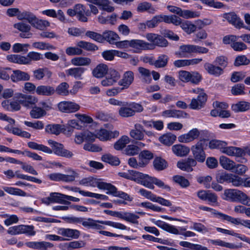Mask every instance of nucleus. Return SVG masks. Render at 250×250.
Wrapping results in <instances>:
<instances>
[{
    "label": "nucleus",
    "mask_w": 250,
    "mask_h": 250,
    "mask_svg": "<svg viewBox=\"0 0 250 250\" xmlns=\"http://www.w3.org/2000/svg\"><path fill=\"white\" fill-rule=\"evenodd\" d=\"M130 178V180L141 184L151 189L154 188L153 184L160 188L167 189L168 191H170L171 189L170 187L166 185L162 180L137 171L131 170Z\"/></svg>",
    "instance_id": "1"
},
{
    "label": "nucleus",
    "mask_w": 250,
    "mask_h": 250,
    "mask_svg": "<svg viewBox=\"0 0 250 250\" xmlns=\"http://www.w3.org/2000/svg\"><path fill=\"white\" fill-rule=\"evenodd\" d=\"M216 179L218 183H224L227 182L231 183L234 187H239L243 183L242 178L231 173L221 172L218 173L216 176Z\"/></svg>",
    "instance_id": "2"
},
{
    "label": "nucleus",
    "mask_w": 250,
    "mask_h": 250,
    "mask_svg": "<svg viewBox=\"0 0 250 250\" xmlns=\"http://www.w3.org/2000/svg\"><path fill=\"white\" fill-rule=\"evenodd\" d=\"M68 174H64L61 173H53L48 175L49 178L54 181H62L70 183L74 181L75 179L79 177V174L72 169L68 170Z\"/></svg>",
    "instance_id": "3"
},
{
    "label": "nucleus",
    "mask_w": 250,
    "mask_h": 250,
    "mask_svg": "<svg viewBox=\"0 0 250 250\" xmlns=\"http://www.w3.org/2000/svg\"><path fill=\"white\" fill-rule=\"evenodd\" d=\"M204 141L200 140L195 145L191 147V150L196 161L203 163L205 161L206 157L204 151Z\"/></svg>",
    "instance_id": "4"
},
{
    "label": "nucleus",
    "mask_w": 250,
    "mask_h": 250,
    "mask_svg": "<svg viewBox=\"0 0 250 250\" xmlns=\"http://www.w3.org/2000/svg\"><path fill=\"white\" fill-rule=\"evenodd\" d=\"M120 73L114 69L108 70L105 77L101 81V84L104 86H110L114 85L120 79Z\"/></svg>",
    "instance_id": "5"
},
{
    "label": "nucleus",
    "mask_w": 250,
    "mask_h": 250,
    "mask_svg": "<svg viewBox=\"0 0 250 250\" xmlns=\"http://www.w3.org/2000/svg\"><path fill=\"white\" fill-rule=\"evenodd\" d=\"M167 8L170 12L176 14L185 19L197 18L200 16V13L198 12L182 10L181 8L174 6L168 5L167 6Z\"/></svg>",
    "instance_id": "6"
},
{
    "label": "nucleus",
    "mask_w": 250,
    "mask_h": 250,
    "mask_svg": "<svg viewBox=\"0 0 250 250\" xmlns=\"http://www.w3.org/2000/svg\"><path fill=\"white\" fill-rule=\"evenodd\" d=\"M7 233L12 235L26 233L27 235L33 236L35 234L34 227L27 225H19L10 227L7 230Z\"/></svg>",
    "instance_id": "7"
},
{
    "label": "nucleus",
    "mask_w": 250,
    "mask_h": 250,
    "mask_svg": "<svg viewBox=\"0 0 250 250\" xmlns=\"http://www.w3.org/2000/svg\"><path fill=\"white\" fill-rule=\"evenodd\" d=\"M207 98V95L205 92H201L197 98H193L191 100L189 107L194 110L201 109L205 105Z\"/></svg>",
    "instance_id": "8"
},
{
    "label": "nucleus",
    "mask_w": 250,
    "mask_h": 250,
    "mask_svg": "<svg viewBox=\"0 0 250 250\" xmlns=\"http://www.w3.org/2000/svg\"><path fill=\"white\" fill-rule=\"evenodd\" d=\"M243 194V192L237 189H227L224 191V199L240 203Z\"/></svg>",
    "instance_id": "9"
},
{
    "label": "nucleus",
    "mask_w": 250,
    "mask_h": 250,
    "mask_svg": "<svg viewBox=\"0 0 250 250\" xmlns=\"http://www.w3.org/2000/svg\"><path fill=\"white\" fill-rule=\"evenodd\" d=\"M16 98L21 104L27 107L32 106L38 102L37 98L35 96L21 93H18Z\"/></svg>",
    "instance_id": "10"
},
{
    "label": "nucleus",
    "mask_w": 250,
    "mask_h": 250,
    "mask_svg": "<svg viewBox=\"0 0 250 250\" xmlns=\"http://www.w3.org/2000/svg\"><path fill=\"white\" fill-rule=\"evenodd\" d=\"M200 135V132L197 128H193L188 133L179 136L178 141L183 143H188L197 139Z\"/></svg>",
    "instance_id": "11"
},
{
    "label": "nucleus",
    "mask_w": 250,
    "mask_h": 250,
    "mask_svg": "<svg viewBox=\"0 0 250 250\" xmlns=\"http://www.w3.org/2000/svg\"><path fill=\"white\" fill-rule=\"evenodd\" d=\"M134 80V73L131 71L125 72L123 76L122 79L119 80L118 84L122 86L121 90L128 88L133 83Z\"/></svg>",
    "instance_id": "12"
},
{
    "label": "nucleus",
    "mask_w": 250,
    "mask_h": 250,
    "mask_svg": "<svg viewBox=\"0 0 250 250\" xmlns=\"http://www.w3.org/2000/svg\"><path fill=\"white\" fill-rule=\"evenodd\" d=\"M80 105L72 102H61L58 104L59 110L66 113L75 112L80 109Z\"/></svg>",
    "instance_id": "13"
},
{
    "label": "nucleus",
    "mask_w": 250,
    "mask_h": 250,
    "mask_svg": "<svg viewBox=\"0 0 250 250\" xmlns=\"http://www.w3.org/2000/svg\"><path fill=\"white\" fill-rule=\"evenodd\" d=\"M223 18L236 28L242 27L244 25L243 21L234 12L225 13Z\"/></svg>",
    "instance_id": "14"
},
{
    "label": "nucleus",
    "mask_w": 250,
    "mask_h": 250,
    "mask_svg": "<svg viewBox=\"0 0 250 250\" xmlns=\"http://www.w3.org/2000/svg\"><path fill=\"white\" fill-rule=\"evenodd\" d=\"M197 165L196 160L191 158H188L187 159L177 162V166L182 170L187 172H191L193 170L192 167Z\"/></svg>",
    "instance_id": "15"
},
{
    "label": "nucleus",
    "mask_w": 250,
    "mask_h": 250,
    "mask_svg": "<svg viewBox=\"0 0 250 250\" xmlns=\"http://www.w3.org/2000/svg\"><path fill=\"white\" fill-rule=\"evenodd\" d=\"M66 195L59 192H51L47 199L52 203L69 205L71 204V203L66 200Z\"/></svg>",
    "instance_id": "16"
},
{
    "label": "nucleus",
    "mask_w": 250,
    "mask_h": 250,
    "mask_svg": "<svg viewBox=\"0 0 250 250\" xmlns=\"http://www.w3.org/2000/svg\"><path fill=\"white\" fill-rule=\"evenodd\" d=\"M86 70V68L82 67L71 68L65 70V73L67 76H71L76 80H81L83 79V74Z\"/></svg>",
    "instance_id": "17"
},
{
    "label": "nucleus",
    "mask_w": 250,
    "mask_h": 250,
    "mask_svg": "<svg viewBox=\"0 0 250 250\" xmlns=\"http://www.w3.org/2000/svg\"><path fill=\"white\" fill-rule=\"evenodd\" d=\"M10 78L13 82L27 81L29 80L30 75L27 72L15 70L13 71V74L11 75Z\"/></svg>",
    "instance_id": "18"
},
{
    "label": "nucleus",
    "mask_w": 250,
    "mask_h": 250,
    "mask_svg": "<svg viewBox=\"0 0 250 250\" xmlns=\"http://www.w3.org/2000/svg\"><path fill=\"white\" fill-rule=\"evenodd\" d=\"M118 131L110 132L105 129H101L97 133L96 137L100 140L105 141L108 140L112 138H115L119 135Z\"/></svg>",
    "instance_id": "19"
},
{
    "label": "nucleus",
    "mask_w": 250,
    "mask_h": 250,
    "mask_svg": "<svg viewBox=\"0 0 250 250\" xmlns=\"http://www.w3.org/2000/svg\"><path fill=\"white\" fill-rule=\"evenodd\" d=\"M107 194H112L116 197H120L124 200L131 201L132 198L126 193L123 191H118L117 188L112 184H110L108 191L106 192Z\"/></svg>",
    "instance_id": "20"
},
{
    "label": "nucleus",
    "mask_w": 250,
    "mask_h": 250,
    "mask_svg": "<svg viewBox=\"0 0 250 250\" xmlns=\"http://www.w3.org/2000/svg\"><path fill=\"white\" fill-rule=\"evenodd\" d=\"M108 70V68L106 64L100 63L93 69L92 74L94 77L101 79L105 76Z\"/></svg>",
    "instance_id": "21"
},
{
    "label": "nucleus",
    "mask_w": 250,
    "mask_h": 250,
    "mask_svg": "<svg viewBox=\"0 0 250 250\" xmlns=\"http://www.w3.org/2000/svg\"><path fill=\"white\" fill-rule=\"evenodd\" d=\"M204 68L208 74L215 77H219L224 73L223 68L208 62L205 63Z\"/></svg>",
    "instance_id": "22"
},
{
    "label": "nucleus",
    "mask_w": 250,
    "mask_h": 250,
    "mask_svg": "<svg viewBox=\"0 0 250 250\" xmlns=\"http://www.w3.org/2000/svg\"><path fill=\"white\" fill-rule=\"evenodd\" d=\"M58 233L63 236L75 239H78L81 234L80 231L77 229L65 228L60 229Z\"/></svg>",
    "instance_id": "23"
},
{
    "label": "nucleus",
    "mask_w": 250,
    "mask_h": 250,
    "mask_svg": "<svg viewBox=\"0 0 250 250\" xmlns=\"http://www.w3.org/2000/svg\"><path fill=\"white\" fill-rule=\"evenodd\" d=\"M55 92V88L50 85H41L37 87L36 93L39 95L51 96Z\"/></svg>",
    "instance_id": "24"
},
{
    "label": "nucleus",
    "mask_w": 250,
    "mask_h": 250,
    "mask_svg": "<svg viewBox=\"0 0 250 250\" xmlns=\"http://www.w3.org/2000/svg\"><path fill=\"white\" fill-rule=\"evenodd\" d=\"M172 150L176 156L184 157L189 153L190 148L186 146L177 144L172 146Z\"/></svg>",
    "instance_id": "25"
},
{
    "label": "nucleus",
    "mask_w": 250,
    "mask_h": 250,
    "mask_svg": "<svg viewBox=\"0 0 250 250\" xmlns=\"http://www.w3.org/2000/svg\"><path fill=\"white\" fill-rule=\"evenodd\" d=\"M152 222L157 226L167 232L177 234L179 233L178 230L173 226L170 225L161 220L155 221V219H152Z\"/></svg>",
    "instance_id": "26"
},
{
    "label": "nucleus",
    "mask_w": 250,
    "mask_h": 250,
    "mask_svg": "<svg viewBox=\"0 0 250 250\" xmlns=\"http://www.w3.org/2000/svg\"><path fill=\"white\" fill-rule=\"evenodd\" d=\"M102 35L103 42L106 41L111 44H115L117 42V41L120 39L118 35L112 31H105L103 33Z\"/></svg>",
    "instance_id": "27"
},
{
    "label": "nucleus",
    "mask_w": 250,
    "mask_h": 250,
    "mask_svg": "<svg viewBox=\"0 0 250 250\" xmlns=\"http://www.w3.org/2000/svg\"><path fill=\"white\" fill-rule=\"evenodd\" d=\"M219 163L223 168L226 170H232L235 168V163L225 156L220 157Z\"/></svg>",
    "instance_id": "28"
},
{
    "label": "nucleus",
    "mask_w": 250,
    "mask_h": 250,
    "mask_svg": "<svg viewBox=\"0 0 250 250\" xmlns=\"http://www.w3.org/2000/svg\"><path fill=\"white\" fill-rule=\"evenodd\" d=\"M192 53V44H184L180 46L179 51L175 54L181 58L188 57Z\"/></svg>",
    "instance_id": "29"
},
{
    "label": "nucleus",
    "mask_w": 250,
    "mask_h": 250,
    "mask_svg": "<svg viewBox=\"0 0 250 250\" xmlns=\"http://www.w3.org/2000/svg\"><path fill=\"white\" fill-rule=\"evenodd\" d=\"M74 8L78 20L82 22H87V18L84 16L85 7L83 4H77L74 6Z\"/></svg>",
    "instance_id": "30"
},
{
    "label": "nucleus",
    "mask_w": 250,
    "mask_h": 250,
    "mask_svg": "<svg viewBox=\"0 0 250 250\" xmlns=\"http://www.w3.org/2000/svg\"><path fill=\"white\" fill-rule=\"evenodd\" d=\"M137 10L138 12H144L147 11L149 14H154L156 9L152 6V4L148 2H143L140 3L137 7Z\"/></svg>",
    "instance_id": "31"
},
{
    "label": "nucleus",
    "mask_w": 250,
    "mask_h": 250,
    "mask_svg": "<svg viewBox=\"0 0 250 250\" xmlns=\"http://www.w3.org/2000/svg\"><path fill=\"white\" fill-rule=\"evenodd\" d=\"M7 60L11 62L21 64H28L26 57L19 55H10L7 56Z\"/></svg>",
    "instance_id": "32"
},
{
    "label": "nucleus",
    "mask_w": 250,
    "mask_h": 250,
    "mask_svg": "<svg viewBox=\"0 0 250 250\" xmlns=\"http://www.w3.org/2000/svg\"><path fill=\"white\" fill-rule=\"evenodd\" d=\"M231 108L235 112L246 111L250 109V103L245 101L239 102L232 104Z\"/></svg>",
    "instance_id": "33"
},
{
    "label": "nucleus",
    "mask_w": 250,
    "mask_h": 250,
    "mask_svg": "<svg viewBox=\"0 0 250 250\" xmlns=\"http://www.w3.org/2000/svg\"><path fill=\"white\" fill-rule=\"evenodd\" d=\"M28 146L34 150H38L42 151L45 153L51 154L52 153V149L42 144H38L34 142H29L27 143Z\"/></svg>",
    "instance_id": "34"
},
{
    "label": "nucleus",
    "mask_w": 250,
    "mask_h": 250,
    "mask_svg": "<svg viewBox=\"0 0 250 250\" xmlns=\"http://www.w3.org/2000/svg\"><path fill=\"white\" fill-rule=\"evenodd\" d=\"M99 220H94L91 218H87L85 220H83L82 222V225L87 228H93L96 229H103L104 227L102 225L98 224L97 223H99Z\"/></svg>",
    "instance_id": "35"
},
{
    "label": "nucleus",
    "mask_w": 250,
    "mask_h": 250,
    "mask_svg": "<svg viewBox=\"0 0 250 250\" xmlns=\"http://www.w3.org/2000/svg\"><path fill=\"white\" fill-rule=\"evenodd\" d=\"M176 137L172 133L164 134L159 138V141L164 145L167 146H171L176 140Z\"/></svg>",
    "instance_id": "36"
},
{
    "label": "nucleus",
    "mask_w": 250,
    "mask_h": 250,
    "mask_svg": "<svg viewBox=\"0 0 250 250\" xmlns=\"http://www.w3.org/2000/svg\"><path fill=\"white\" fill-rule=\"evenodd\" d=\"M138 70L140 74L143 77V82L147 84L151 83L152 79L150 70L143 67H138Z\"/></svg>",
    "instance_id": "37"
},
{
    "label": "nucleus",
    "mask_w": 250,
    "mask_h": 250,
    "mask_svg": "<svg viewBox=\"0 0 250 250\" xmlns=\"http://www.w3.org/2000/svg\"><path fill=\"white\" fill-rule=\"evenodd\" d=\"M71 62L75 66H87L91 63V60L87 57H76L72 59Z\"/></svg>",
    "instance_id": "38"
},
{
    "label": "nucleus",
    "mask_w": 250,
    "mask_h": 250,
    "mask_svg": "<svg viewBox=\"0 0 250 250\" xmlns=\"http://www.w3.org/2000/svg\"><path fill=\"white\" fill-rule=\"evenodd\" d=\"M77 45L81 49L83 48L88 51H94L98 49V47L96 45L91 42L83 41L78 42Z\"/></svg>",
    "instance_id": "39"
},
{
    "label": "nucleus",
    "mask_w": 250,
    "mask_h": 250,
    "mask_svg": "<svg viewBox=\"0 0 250 250\" xmlns=\"http://www.w3.org/2000/svg\"><path fill=\"white\" fill-rule=\"evenodd\" d=\"M110 184L104 182H100L91 177L89 186L97 187L99 189L108 190Z\"/></svg>",
    "instance_id": "40"
},
{
    "label": "nucleus",
    "mask_w": 250,
    "mask_h": 250,
    "mask_svg": "<svg viewBox=\"0 0 250 250\" xmlns=\"http://www.w3.org/2000/svg\"><path fill=\"white\" fill-rule=\"evenodd\" d=\"M168 60L169 57L167 55L161 54L154 61V66L156 68L165 67L167 65Z\"/></svg>",
    "instance_id": "41"
},
{
    "label": "nucleus",
    "mask_w": 250,
    "mask_h": 250,
    "mask_svg": "<svg viewBox=\"0 0 250 250\" xmlns=\"http://www.w3.org/2000/svg\"><path fill=\"white\" fill-rule=\"evenodd\" d=\"M101 159L103 161L113 166H118L120 163V160L118 157L110 154H106L103 155Z\"/></svg>",
    "instance_id": "42"
},
{
    "label": "nucleus",
    "mask_w": 250,
    "mask_h": 250,
    "mask_svg": "<svg viewBox=\"0 0 250 250\" xmlns=\"http://www.w3.org/2000/svg\"><path fill=\"white\" fill-rule=\"evenodd\" d=\"M62 126L58 124L48 125L46 126L45 131L48 133L59 135L63 130Z\"/></svg>",
    "instance_id": "43"
},
{
    "label": "nucleus",
    "mask_w": 250,
    "mask_h": 250,
    "mask_svg": "<svg viewBox=\"0 0 250 250\" xmlns=\"http://www.w3.org/2000/svg\"><path fill=\"white\" fill-rule=\"evenodd\" d=\"M181 246L188 248V250H209L207 248L198 244H194L186 241H181L179 243Z\"/></svg>",
    "instance_id": "44"
},
{
    "label": "nucleus",
    "mask_w": 250,
    "mask_h": 250,
    "mask_svg": "<svg viewBox=\"0 0 250 250\" xmlns=\"http://www.w3.org/2000/svg\"><path fill=\"white\" fill-rule=\"evenodd\" d=\"M48 143L52 147V152L60 156L64 148L63 145L52 140H49Z\"/></svg>",
    "instance_id": "45"
},
{
    "label": "nucleus",
    "mask_w": 250,
    "mask_h": 250,
    "mask_svg": "<svg viewBox=\"0 0 250 250\" xmlns=\"http://www.w3.org/2000/svg\"><path fill=\"white\" fill-rule=\"evenodd\" d=\"M180 26L182 29L188 34L193 33L196 29V25L192 24L191 21H183Z\"/></svg>",
    "instance_id": "46"
},
{
    "label": "nucleus",
    "mask_w": 250,
    "mask_h": 250,
    "mask_svg": "<svg viewBox=\"0 0 250 250\" xmlns=\"http://www.w3.org/2000/svg\"><path fill=\"white\" fill-rule=\"evenodd\" d=\"M85 245V243L83 241H75L66 243L64 244V246L67 250H72L83 247Z\"/></svg>",
    "instance_id": "47"
},
{
    "label": "nucleus",
    "mask_w": 250,
    "mask_h": 250,
    "mask_svg": "<svg viewBox=\"0 0 250 250\" xmlns=\"http://www.w3.org/2000/svg\"><path fill=\"white\" fill-rule=\"evenodd\" d=\"M68 88L69 84L66 82H63L57 87L55 92L59 95L66 96L70 93Z\"/></svg>",
    "instance_id": "48"
},
{
    "label": "nucleus",
    "mask_w": 250,
    "mask_h": 250,
    "mask_svg": "<svg viewBox=\"0 0 250 250\" xmlns=\"http://www.w3.org/2000/svg\"><path fill=\"white\" fill-rule=\"evenodd\" d=\"M240 147L235 146H224L222 152L230 156H235V155H239L240 153Z\"/></svg>",
    "instance_id": "49"
},
{
    "label": "nucleus",
    "mask_w": 250,
    "mask_h": 250,
    "mask_svg": "<svg viewBox=\"0 0 250 250\" xmlns=\"http://www.w3.org/2000/svg\"><path fill=\"white\" fill-rule=\"evenodd\" d=\"M129 143V138L127 136H123L114 146L116 150H119L124 148L126 144Z\"/></svg>",
    "instance_id": "50"
},
{
    "label": "nucleus",
    "mask_w": 250,
    "mask_h": 250,
    "mask_svg": "<svg viewBox=\"0 0 250 250\" xmlns=\"http://www.w3.org/2000/svg\"><path fill=\"white\" fill-rule=\"evenodd\" d=\"M227 143L226 142L217 140H212L208 144V147L210 149H219L221 151L224 146H227Z\"/></svg>",
    "instance_id": "51"
},
{
    "label": "nucleus",
    "mask_w": 250,
    "mask_h": 250,
    "mask_svg": "<svg viewBox=\"0 0 250 250\" xmlns=\"http://www.w3.org/2000/svg\"><path fill=\"white\" fill-rule=\"evenodd\" d=\"M31 117L34 119H39L46 114V112L41 107L35 106L30 112Z\"/></svg>",
    "instance_id": "52"
},
{
    "label": "nucleus",
    "mask_w": 250,
    "mask_h": 250,
    "mask_svg": "<svg viewBox=\"0 0 250 250\" xmlns=\"http://www.w3.org/2000/svg\"><path fill=\"white\" fill-rule=\"evenodd\" d=\"M139 216L130 212H124L122 219L135 224H138L137 219Z\"/></svg>",
    "instance_id": "53"
},
{
    "label": "nucleus",
    "mask_w": 250,
    "mask_h": 250,
    "mask_svg": "<svg viewBox=\"0 0 250 250\" xmlns=\"http://www.w3.org/2000/svg\"><path fill=\"white\" fill-rule=\"evenodd\" d=\"M211 243L213 245H218V246H220L222 247H226V248H230V249H238V248H241V247H242V246L241 245H236L232 243L225 242L223 241L220 240H211Z\"/></svg>",
    "instance_id": "54"
},
{
    "label": "nucleus",
    "mask_w": 250,
    "mask_h": 250,
    "mask_svg": "<svg viewBox=\"0 0 250 250\" xmlns=\"http://www.w3.org/2000/svg\"><path fill=\"white\" fill-rule=\"evenodd\" d=\"M50 23L47 21L39 20L36 18L32 26L39 30H43L46 27L49 26Z\"/></svg>",
    "instance_id": "55"
},
{
    "label": "nucleus",
    "mask_w": 250,
    "mask_h": 250,
    "mask_svg": "<svg viewBox=\"0 0 250 250\" xmlns=\"http://www.w3.org/2000/svg\"><path fill=\"white\" fill-rule=\"evenodd\" d=\"M119 115L122 117L127 118L134 115V112L130 107L122 106L119 110Z\"/></svg>",
    "instance_id": "56"
},
{
    "label": "nucleus",
    "mask_w": 250,
    "mask_h": 250,
    "mask_svg": "<svg viewBox=\"0 0 250 250\" xmlns=\"http://www.w3.org/2000/svg\"><path fill=\"white\" fill-rule=\"evenodd\" d=\"M3 189L9 194L21 196H26V193L22 190L12 187H4Z\"/></svg>",
    "instance_id": "57"
},
{
    "label": "nucleus",
    "mask_w": 250,
    "mask_h": 250,
    "mask_svg": "<svg viewBox=\"0 0 250 250\" xmlns=\"http://www.w3.org/2000/svg\"><path fill=\"white\" fill-rule=\"evenodd\" d=\"M217 214L220 218L224 220H227L235 225H241L242 219L240 218H233L221 212H218Z\"/></svg>",
    "instance_id": "58"
},
{
    "label": "nucleus",
    "mask_w": 250,
    "mask_h": 250,
    "mask_svg": "<svg viewBox=\"0 0 250 250\" xmlns=\"http://www.w3.org/2000/svg\"><path fill=\"white\" fill-rule=\"evenodd\" d=\"M153 165L157 170H162L167 167V163L164 159L157 157L154 159Z\"/></svg>",
    "instance_id": "59"
},
{
    "label": "nucleus",
    "mask_w": 250,
    "mask_h": 250,
    "mask_svg": "<svg viewBox=\"0 0 250 250\" xmlns=\"http://www.w3.org/2000/svg\"><path fill=\"white\" fill-rule=\"evenodd\" d=\"M140 150V149L138 146H136V145H128L124 149V152L126 155L133 156L138 154Z\"/></svg>",
    "instance_id": "60"
},
{
    "label": "nucleus",
    "mask_w": 250,
    "mask_h": 250,
    "mask_svg": "<svg viewBox=\"0 0 250 250\" xmlns=\"http://www.w3.org/2000/svg\"><path fill=\"white\" fill-rule=\"evenodd\" d=\"M173 181L180 185L183 188H187L189 185V182L188 179L182 176L176 175L173 177Z\"/></svg>",
    "instance_id": "61"
},
{
    "label": "nucleus",
    "mask_w": 250,
    "mask_h": 250,
    "mask_svg": "<svg viewBox=\"0 0 250 250\" xmlns=\"http://www.w3.org/2000/svg\"><path fill=\"white\" fill-rule=\"evenodd\" d=\"M85 35L90 39L100 43L103 42V35L97 32L91 31H87L85 33Z\"/></svg>",
    "instance_id": "62"
},
{
    "label": "nucleus",
    "mask_w": 250,
    "mask_h": 250,
    "mask_svg": "<svg viewBox=\"0 0 250 250\" xmlns=\"http://www.w3.org/2000/svg\"><path fill=\"white\" fill-rule=\"evenodd\" d=\"M250 62V60L245 55H240L235 58L234 65L236 66H239L242 65H248Z\"/></svg>",
    "instance_id": "63"
},
{
    "label": "nucleus",
    "mask_w": 250,
    "mask_h": 250,
    "mask_svg": "<svg viewBox=\"0 0 250 250\" xmlns=\"http://www.w3.org/2000/svg\"><path fill=\"white\" fill-rule=\"evenodd\" d=\"M214 63L223 69L226 67L228 64V59L224 56L217 57L214 61Z\"/></svg>",
    "instance_id": "64"
}]
</instances>
